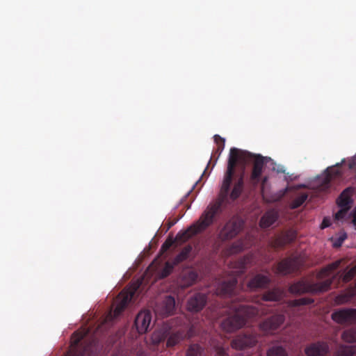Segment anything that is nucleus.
I'll return each instance as SVG.
<instances>
[{"label":"nucleus","instance_id":"nucleus-47","mask_svg":"<svg viewBox=\"0 0 356 356\" xmlns=\"http://www.w3.org/2000/svg\"><path fill=\"white\" fill-rule=\"evenodd\" d=\"M351 216H352V217L356 218V207L355 208L353 211L351 213Z\"/></svg>","mask_w":356,"mask_h":356},{"label":"nucleus","instance_id":"nucleus-31","mask_svg":"<svg viewBox=\"0 0 356 356\" xmlns=\"http://www.w3.org/2000/svg\"><path fill=\"white\" fill-rule=\"evenodd\" d=\"M246 248V245L244 241L239 240L234 243H233L231 246L227 249V254H236L242 250H243Z\"/></svg>","mask_w":356,"mask_h":356},{"label":"nucleus","instance_id":"nucleus-15","mask_svg":"<svg viewBox=\"0 0 356 356\" xmlns=\"http://www.w3.org/2000/svg\"><path fill=\"white\" fill-rule=\"evenodd\" d=\"M152 320V314L149 310H143L139 312L134 321V325L139 334H143L147 331Z\"/></svg>","mask_w":356,"mask_h":356},{"label":"nucleus","instance_id":"nucleus-41","mask_svg":"<svg viewBox=\"0 0 356 356\" xmlns=\"http://www.w3.org/2000/svg\"><path fill=\"white\" fill-rule=\"evenodd\" d=\"M216 356H227L226 350L222 346H216Z\"/></svg>","mask_w":356,"mask_h":356},{"label":"nucleus","instance_id":"nucleus-34","mask_svg":"<svg viewBox=\"0 0 356 356\" xmlns=\"http://www.w3.org/2000/svg\"><path fill=\"white\" fill-rule=\"evenodd\" d=\"M341 262V260H337L334 262H332V264H328L327 266H325L324 268L321 270V275L329 276L333 271H334L339 267Z\"/></svg>","mask_w":356,"mask_h":356},{"label":"nucleus","instance_id":"nucleus-30","mask_svg":"<svg viewBox=\"0 0 356 356\" xmlns=\"http://www.w3.org/2000/svg\"><path fill=\"white\" fill-rule=\"evenodd\" d=\"M314 302V300L309 298H301L289 301V307L294 309L302 305H307Z\"/></svg>","mask_w":356,"mask_h":356},{"label":"nucleus","instance_id":"nucleus-22","mask_svg":"<svg viewBox=\"0 0 356 356\" xmlns=\"http://www.w3.org/2000/svg\"><path fill=\"white\" fill-rule=\"evenodd\" d=\"M284 295V292L279 288H274L272 290L266 291L263 295L261 299L264 301H274L277 302L280 300Z\"/></svg>","mask_w":356,"mask_h":356},{"label":"nucleus","instance_id":"nucleus-17","mask_svg":"<svg viewBox=\"0 0 356 356\" xmlns=\"http://www.w3.org/2000/svg\"><path fill=\"white\" fill-rule=\"evenodd\" d=\"M329 352L328 343L323 341H318L306 346L305 353L307 356H323Z\"/></svg>","mask_w":356,"mask_h":356},{"label":"nucleus","instance_id":"nucleus-7","mask_svg":"<svg viewBox=\"0 0 356 356\" xmlns=\"http://www.w3.org/2000/svg\"><path fill=\"white\" fill-rule=\"evenodd\" d=\"M332 284V280H326L323 282L309 283L300 280L293 283L289 286V291L294 294H302L305 293H318L327 291Z\"/></svg>","mask_w":356,"mask_h":356},{"label":"nucleus","instance_id":"nucleus-39","mask_svg":"<svg viewBox=\"0 0 356 356\" xmlns=\"http://www.w3.org/2000/svg\"><path fill=\"white\" fill-rule=\"evenodd\" d=\"M349 209L348 208H341L336 213H335V219L337 220H341L345 218L347 215V213Z\"/></svg>","mask_w":356,"mask_h":356},{"label":"nucleus","instance_id":"nucleus-14","mask_svg":"<svg viewBox=\"0 0 356 356\" xmlns=\"http://www.w3.org/2000/svg\"><path fill=\"white\" fill-rule=\"evenodd\" d=\"M296 238V232L292 229L283 232L280 235L270 241V245L275 249L282 248L286 244L293 242Z\"/></svg>","mask_w":356,"mask_h":356},{"label":"nucleus","instance_id":"nucleus-4","mask_svg":"<svg viewBox=\"0 0 356 356\" xmlns=\"http://www.w3.org/2000/svg\"><path fill=\"white\" fill-rule=\"evenodd\" d=\"M99 329L93 334L87 327L76 331L71 338V350L65 356H99Z\"/></svg>","mask_w":356,"mask_h":356},{"label":"nucleus","instance_id":"nucleus-38","mask_svg":"<svg viewBox=\"0 0 356 356\" xmlns=\"http://www.w3.org/2000/svg\"><path fill=\"white\" fill-rule=\"evenodd\" d=\"M175 266V265H174L173 263L172 264L166 263L165 267L163 268V269L161 272L162 277H165L168 276L172 271V269Z\"/></svg>","mask_w":356,"mask_h":356},{"label":"nucleus","instance_id":"nucleus-49","mask_svg":"<svg viewBox=\"0 0 356 356\" xmlns=\"http://www.w3.org/2000/svg\"><path fill=\"white\" fill-rule=\"evenodd\" d=\"M350 168H353V165H352V164H350Z\"/></svg>","mask_w":356,"mask_h":356},{"label":"nucleus","instance_id":"nucleus-45","mask_svg":"<svg viewBox=\"0 0 356 356\" xmlns=\"http://www.w3.org/2000/svg\"><path fill=\"white\" fill-rule=\"evenodd\" d=\"M352 224L353 225V226L355 227V229H356V218L353 217Z\"/></svg>","mask_w":356,"mask_h":356},{"label":"nucleus","instance_id":"nucleus-19","mask_svg":"<svg viewBox=\"0 0 356 356\" xmlns=\"http://www.w3.org/2000/svg\"><path fill=\"white\" fill-rule=\"evenodd\" d=\"M354 193V188L348 187L339 195L337 204L340 208H348L350 209L352 203L351 196Z\"/></svg>","mask_w":356,"mask_h":356},{"label":"nucleus","instance_id":"nucleus-23","mask_svg":"<svg viewBox=\"0 0 356 356\" xmlns=\"http://www.w3.org/2000/svg\"><path fill=\"white\" fill-rule=\"evenodd\" d=\"M244 186V174L239 176L237 181L234 184V187L230 192L229 197L232 200H236L241 194Z\"/></svg>","mask_w":356,"mask_h":356},{"label":"nucleus","instance_id":"nucleus-13","mask_svg":"<svg viewBox=\"0 0 356 356\" xmlns=\"http://www.w3.org/2000/svg\"><path fill=\"white\" fill-rule=\"evenodd\" d=\"M285 316L283 314H275L260 323L259 327L265 334L272 333L284 323Z\"/></svg>","mask_w":356,"mask_h":356},{"label":"nucleus","instance_id":"nucleus-3","mask_svg":"<svg viewBox=\"0 0 356 356\" xmlns=\"http://www.w3.org/2000/svg\"><path fill=\"white\" fill-rule=\"evenodd\" d=\"M230 172L231 170H229L224 183L222 197L217 198L215 201L210 203L197 222L189 226L186 229L179 232L175 238L176 242L179 243H184L193 236L205 230L213 222L215 217L222 212L223 199L226 197L229 187Z\"/></svg>","mask_w":356,"mask_h":356},{"label":"nucleus","instance_id":"nucleus-8","mask_svg":"<svg viewBox=\"0 0 356 356\" xmlns=\"http://www.w3.org/2000/svg\"><path fill=\"white\" fill-rule=\"evenodd\" d=\"M303 264L300 257L294 256L280 261L275 267V272L279 275H286L298 271Z\"/></svg>","mask_w":356,"mask_h":356},{"label":"nucleus","instance_id":"nucleus-5","mask_svg":"<svg viewBox=\"0 0 356 356\" xmlns=\"http://www.w3.org/2000/svg\"><path fill=\"white\" fill-rule=\"evenodd\" d=\"M252 257L245 256L237 261L232 262L229 266V276L219 283L216 288V294L222 296L232 297L236 294L237 289V277L245 273Z\"/></svg>","mask_w":356,"mask_h":356},{"label":"nucleus","instance_id":"nucleus-44","mask_svg":"<svg viewBox=\"0 0 356 356\" xmlns=\"http://www.w3.org/2000/svg\"><path fill=\"white\" fill-rule=\"evenodd\" d=\"M177 220H176V219L172 220H169L168 222V224H167L168 229H170V227H172V226H174L177 223Z\"/></svg>","mask_w":356,"mask_h":356},{"label":"nucleus","instance_id":"nucleus-1","mask_svg":"<svg viewBox=\"0 0 356 356\" xmlns=\"http://www.w3.org/2000/svg\"><path fill=\"white\" fill-rule=\"evenodd\" d=\"M268 160L267 157H264L260 154H254L250 152L245 150H241L237 149L236 147H232L230 149L227 170L225 173L223 181L222 183V186L220 188V191L219 195L217 198L222 197V188L224 186V183L229 170H231L230 174V180L229 182V187L227 192L226 193V197L223 199V203L227 200L229 193L230 191V187L232 183L233 177L235 173V168L237 165H243V169H244L245 165L249 163H252V168L249 179L250 184L256 187L259 184H261V190H264V186L268 180L267 177H261L263 169L264 167V164L266 163Z\"/></svg>","mask_w":356,"mask_h":356},{"label":"nucleus","instance_id":"nucleus-28","mask_svg":"<svg viewBox=\"0 0 356 356\" xmlns=\"http://www.w3.org/2000/svg\"><path fill=\"white\" fill-rule=\"evenodd\" d=\"M214 142L217 145L216 149L213 151V156L217 155L216 160L220 156L222 152L223 151L225 145V140L222 138L220 136L216 134L213 136Z\"/></svg>","mask_w":356,"mask_h":356},{"label":"nucleus","instance_id":"nucleus-40","mask_svg":"<svg viewBox=\"0 0 356 356\" xmlns=\"http://www.w3.org/2000/svg\"><path fill=\"white\" fill-rule=\"evenodd\" d=\"M175 242H176V241H175V239L174 240L172 238L167 239L161 246V251H163V252L167 251L173 245V243Z\"/></svg>","mask_w":356,"mask_h":356},{"label":"nucleus","instance_id":"nucleus-29","mask_svg":"<svg viewBox=\"0 0 356 356\" xmlns=\"http://www.w3.org/2000/svg\"><path fill=\"white\" fill-rule=\"evenodd\" d=\"M267 356H288V354L282 346L273 345L268 348Z\"/></svg>","mask_w":356,"mask_h":356},{"label":"nucleus","instance_id":"nucleus-24","mask_svg":"<svg viewBox=\"0 0 356 356\" xmlns=\"http://www.w3.org/2000/svg\"><path fill=\"white\" fill-rule=\"evenodd\" d=\"M175 308V298L168 296L163 302L162 305V314L165 316H169L173 314Z\"/></svg>","mask_w":356,"mask_h":356},{"label":"nucleus","instance_id":"nucleus-9","mask_svg":"<svg viewBox=\"0 0 356 356\" xmlns=\"http://www.w3.org/2000/svg\"><path fill=\"white\" fill-rule=\"evenodd\" d=\"M243 222L238 218H233L227 221L220 231L218 238L224 241L234 238L242 229Z\"/></svg>","mask_w":356,"mask_h":356},{"label":"nucleus","instance_id":"nucleus-12","mask_svg":"<svg viewBox=\"0 0 356 356\" xmlns=\"http://www.w3.org/2000/svg\"><path fill=\"white\" fill-rule=\"evenodd\" d=\"M332 319L337 323H353L356 321V309H341L332 314Z\"/></svg>","mask_w":356,"mask_h":356},{"label":"nucleus","instance_id":"nucleus-42","mask_svg":"<svg viewBox=\"0 0 356 356\" xmlns=\"http://www.w3.org/2000/svg\"><path fill=\"white\" fill-rule=\"evenodd\" d=\"M346 238V234H344L343 236H340L339 238V239L337 240V241H336L334 243V247H340Z\"/></svg>","mask_w":356,"mask_h":356},{"label":"nucleus","instance_id":"nucleus-16","mask_svg":"<svg viewBox=\"0 0 356 356\" xmlns=\"http://www.w3.org/2000/svg\"><path fill=\"white\" fill-rule=\"evenodd\" d=\"M271 280L268 275L263 274H256L252 276L248 282L247 287L251 291H254L261 289H266L268 286Z\"/></svg>","mask_w":356,"mask_h":356},{"label":"nucleus","instance_id":"nucleus-35","mask_svg":"<svg viewBox=\"0 0 356 356\" xmlns=\"http://www.w3.org/2000/svg\"><path fill=\"white\" fill-rule=\"evenodd\" d=\"M203 349L198 344H191L187 349L186 356H202Z\"/></svg>","mask_w":356,"mask_h":356},{"label":"nucleus","instance_id":"nucleus-46","mask_svg":"<svg viewBox=\"0 0 356 356\" xmlns=\"http://www.w3.org/2000/svg\"><path fill=\"white\" fill-rule=\"evenodd\" d=\"M277 172L284 173V172H285V170H284V167H281V168H280L279 169H277Z\"/></svg>","mask_w":356,"mask_h":356},{"label":"nucleus","instance_id":"nucleus-36","mask_svg":"<svg viewBox=\"0 0 356 356\" xmlns=\"http://www.w3.org/2000/svg\"><path fill=\"white\" fill-rule=\"evenodd\" d=\"M307 193H302L292 201L291 208L295 209L300 207L307 200Z\"/></svg>","mask_w":356,"mask_h":356},{"label":"nucleus","instance_id":"nucleus-32","mask_svg":"<svg viewBox=\"0 0 356 356\" xmlns=\"http://www.w3.org/2000/svg\"><path fill=\"white\" fill-rule=\"evenodd\" d=\"M341 338L347 343L356 342V328H350L343 331Z\"/></svg>","mask_w":356,"mask_h":356},{"label":"nucleus","instance_id":"nucleus-43","mask_svg":"<svg viewBox=\"0 0 356 356\" xmlns=\"http://www.w3.org/2000/svg\"><path fill=\"white\" fill-rule=\"evenodd\" d=\"M330 226V221L327 220L326 218L323 219L322 223H321V228L324 229L325 227H327Z\"/></svg>","mask_w":356,"mask_h":356},{"label":"nucleus","instance_id":"nucleus-21","mask_svg":"<svg viewBox=\"0 0 356 356\" xmlns=\"http://www.w3.org/2000/svg\"><path fill=\"white\" fill-rule=\"evenodd\" d=\"M278 215L274 211H267L261 218L259 225L262 228H268L277 220Z\"/></svg>","mask_w":356,"mask_h":356},{"label":"nucleus","instance_id":"nucleus-27","mask_svg":"<svg viewBox=\"0 0 356 356\" xmlns=\"http://www.w3.org/2000/svg\"><path fill=\"white\" fill-rule=\"evenodd\" d=\"M355 296L354 289H348L346 292L339 294L336 297V301L338 304H344L349 302Z\"/></svg>","mask_w":356,"mask_h":356},{"label":"nucleus","instance_id":"nucleus-48","mask_svg":"<svg viewBox=\"0 0 356 356\" xmlns=\"http://www.w3.org/2000/svg\"><path fill=\"white\" fill-rule=\"evenodd\" d=\"M210 159H211V158ZM211 163V160H209V163H208V165H207V168H208V165H209V163ZM207 169V168H206V169L204 170V172L203 175L205 173V172H206Z\"/></svg>","mask_w":356,"mask_h":356},{"label":"nucleus","instance_id":"nucleus-20","mask_svg":"<svg viewBox=\"0 0 356 356\" xmlns=\"http://www.w3.org/2000/svg\"><path fill=\"white\" fill-rule=\"evenodd\" d=\"M197 278L196 272L192 270H188L182 273L180 278L179 284L181 288H187L193 285Z\"/></svg>","mask_w":356,"mask_h":356},{"label":"nucleus","instance_id":"nucleus-11","mask_svg":"<svg viewBox=\"0 0 356 356\" xmlns=\"http://www.w3.org/2000/svg\"><path fill=\"white\" fill-rule=\"evenodd\" d=\"M257 343V336L254 333H245L237 336L232 341V347L235 349L242 350L248 347H252Z\"/></svg>","mask_w":356,"mask_h":356},{"label":"nucleus","instance_id":"nucleus-2","mask_svg":"<svg viewBox=\"0 0 356 356\" xmlns=\"http://www.w3.org/2000/svg\"><path fill=\"white\" fill-rule=\"evenodd\" d=\"M238 298L232 297V300L226 302L227 306L220 312L221 314H225L227 316L221 322V327L227 332L240 329L249 318L267 313L264 306L254 307L236 302L235 300Z\"/></svg>","mask_w":356,"mask_h":356},{"label":"nucleus","instance_id":"nucleus-26","mask_svg":"<svg viewBox=\"0 0 356 356\" xmlns=\"http://www.w3.org/2000/svg\"><path fill=\"white\" fill-rule=\"evenodd\" d=\"M192 251V246L191 245H187L185 246L181 251L175 257L173 260L174 265H178L181 262L186 260L189 257L190 253Z\"/></svg>","mask_w":356,"mask_h":356},{"label":"nucleus","instance_id":"nucleus-25","mask_svg":"<svg viewBox=\"0 0 356 356\" xmlns=\"http://www.w3.org/2000/svg\"><path fill=\"white\" fill-rule=\"evenodd\" d=\"M341 175L339 170L338 169H335L334 168H328L326 170V175L323 179L322 183V188L327 189L330 187V182L333 177H338Z\"/></svg>","mask_w":356,"mask_h":356},{"label":"nucleus","instance_id":"nucleus-18","mask_svg":"<svg viewBox=\"0 0 356 356\" xmlns=\"http://www.w3.org/2000/svg\"><path fill=\"white\" fill-rule=\"evenodd\" d=\"M207 302V296L204 293H195L188 299L187 309L190 312H197L204 307Z\"/></svg>","mask_w":356,"mask_h":356},{"label":"nucleus","instance_id":"nucleus-6","mask_svg":"<svg viewBox=\"0 0 356 356\" xmlns=\"http://www.w3.org/2000/svg\"><path fill=\"white\" fill-rule=\"evenodd\" d=\"M193 336V329L190 328L186 332L184 328H179L175 332H171L170 328L163 327L154 332L152 340L155 344H159L167 339L166 346L174 347L185 337L191 338Z\"/></svg>","mask_w":356,"mask_h":356},{"label":"nucleus","instance_id":"nucleus-10","mask_svg":"<svg viewBox=\"0 0 356 356\" xmlns=\"http://www.w3.org/2000/svg\"><path fill=\"white\" fill-rule=\"evenodd\" d=\"M137 288L138 286L134 289L123 290L118 296L116 298V306L113 311V316L115 318L119 316L127 307L133 296H134Z\"/></svg>","mask_w":356,"mask_h":356},{"label":"nucleus","instance_id":"nucleus-33","mask_svg":"<svg viewBox=\"0 0 356 356\" xmlns=\"http://www.w3.org/2000/svg\"><path fill=\"white\" fill-rule=\"evenodd\" d=\"M356 353V348L351 346H340L337 349L338 356H353Z\"/></svg>","mask_w":356,"mask_h":356},{"label":"nucleus","instance_id":"nucleus-37","mask_svg":"<svg viewBox=\"0 0 356 356\" xmlns=\"http://www.w3.org/2000/svg\"><path fill=\"white\" fill-rule=\"evenodd\" d=\"M356 275L355 270L352 267L343 275V281L344 282H350Z\"/></svg>","mask_w":356,"mask_h":356}]
</instances>
